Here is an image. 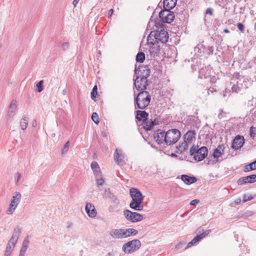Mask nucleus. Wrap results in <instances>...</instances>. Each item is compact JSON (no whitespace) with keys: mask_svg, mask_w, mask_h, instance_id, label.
Listing matches in <instances>:
<instances>
[{"mask_svg":"<svg viewBox=\"0 0 256 256\" xmlns=\"http://www.w3.org/2000/svg\"><path fill=\"white\" fill-rule=\"evenodd\" d=\"M184 244L182 242H180L176 246V248L178 249L182 247V246Z\"/></svg>","mask_w":256,"mask_h":256,"instance_id":"58","label":"nucleus"},{"mask_svg":"<svg viewBox=\"0 0 256 256\" xmlns=\"http://www.w3.org/2000/svg\"><path fill=\"white\" fill-rule=\"evenodd\" d=\"M170 9H166L164 8V10L160 11V12L159 14V16L160 19H162V20L166 18V16L167 14H168L170 12Z\"/></svg>","mask_w":256,"mask_h":256,"instance_id":"35","label":"nucleus"},{"mask_svg":"<svg viewBox=\"0 0 256 256\" xmlns=\"http://www.w3.org/2000/svg\"><path fill=\"white\" fill-rule=\"evenodd\" d=\"M206 160L208 162L207 164H214L218 162L219 160L212 154L211 156H210Z\"/></svg>","mask_w":256,"mask_h":256,"instance_id":"36","label":"nucleus"},{"mask_svg":"<svg viewBox=\"0 0 256 256\" xmlns=\"http://www.w3.org/2000/svg\"><path fill=\"white\" fill-rule=\"evenodd\" d=\"M210 231H211L210 230H208L205 231L203 233L196 236L190 242H189L188 244L187 248L190 247L194 244L196 243L197 242H198V241H200V240H201L202 239L204 238L210 232Z\"/></svg>","mask_w":256,"mask_h":256,"instance_id":"15","label":"nucleus"},{"mask_svg":"<svg viewBox=\"0 0 256 256\" xmlns=\"http://www.w3.org/2000/svg\"><path fill=\"white\" fill-rule=\"evenodd\" d=\"M32 125H33V126L34 127H35L36 126V122L35 121V122H33L32 123Z\"/></svg>","mask_w":256,"mask_h":256,"instance_id":"62","label":"nucleus"},{"mask_svg":"<svg viewBox=\"0 0 256 256\" xmlns=\"http://www.w3.org/2000/svg\"><path fill=\"white\" fill-rule=\"evenodd\" d=\"M176 0H164V7L166 9H172L176 5Z\"/></svg>","mask_w":256,"mask_h":256,"instance_id":"23","label":"nucleus"},{"mask_svg":"<svg viewBox=\"0 0 256 256\" xmlns=\"http://www.w3.org/2000/svg\"><path fill=\"white\" fill-rule=\"evenodd\" d=\"M110 235L114 239L125 238L124 228L112 229L110 232Z\"/></svg>","mask_w":256,"mask_h":256,"instance_id":"11","label":"nucleus"},{"mask_svg":"<svg viewBox=\"0 0 256 256\" xmlns=\"http://www.w3.org/2000/svg\"><path fill=\"white\" fill-rule=\"evenodd\" d=\"M153 32H152L147 38V44L150 45L154 44H158V40L155 38Z\"/></svg>","mask_w":256,"mask_h":256,"instance_id":"30","label":"nucleus"},{"mask_svg":"<svg viewBox=\"0 0 256 256\" xmlns=\"http://www.w3.org/2000/svg\"><path fill=\"white\" fill-rule=\"evenodd\" d=\"M123 212L126 220L132 222H140L144 219L143 214L136 212H132L128 210H125Z\"/></svg>","mask_w":256,"mask_h":256,"instance_id":"7","label":"nucleus"},{"mask_svg":"<svg viewBox=\"0 0 256 256\" xmlns=\"http://www.w3.org/2000/svg\"><path fill=\"white\" fill-rule=\"evenodd\" d=\"M132 201L130 204V208L134 210L141 211L144 209L142 204L144 196L141 192L136 188H132L130 190Z\"/></svg>","mask_w":256,"mask_h":256,"instance_id":"1","label":"nucleus"},{"mask_svg":"<svg viewBox=\"0 0 256 256\" xmlns=\"http://www.w3.org/2000/svg\"><path fill=\"white\" fill-rule=\"evenodd\" d=\"M166 18L163 20V22L166 23H170L172 22L174 18V16L173 12L170 11V14L166 16Z\"/></svg>","mask_w":256,"mask_h":256,"instance_id":"33","label":"nucleus"},{"mask_svg":"<svg viewBox=\"0 0 256 256\" xmlns=\"http://www.w3.org/2000/svg\"><path fill=\"white\" fill-rule=\"evenodd\" d=\"M69 44L68 42H64L62 44V48L63 50H66L68 48Z\"/></svg>","mask_w":256,"mask_h":256,"instance_id":"50","label":"nucleus"},{"mask_svg":"<svg viewBox=\"0 0 256 256\" xmlns=\"http://www.w3.org/2000/svg\"><path fill=\"white\" fill-rule=\"evenodd\" d=\"M244 142V138L242 136H237L233 140L232 144V148L233 149L237 150L242 146Z\"/></svg>","mask_w":256,"mask_h":256,"instance_id":"13","label":"nucleus"},{"mask_svg":"<svg viewBox=\"0 0 256 256\" xmlns=\"http://www.w3.org/2000/svg\"><path fill=\"white\" fill-rule=\"evenodd\" d=\"M237 183L238 185H242L245 184H246V178L244 176L240 178L237 182Z\"/></svg>","mask_w":256,"mask_h":256,"instance_id":"43","label":"nucleus"},{"mask_svg":"<svg viewBox=\"0 0 256 256\" xmlns=\"http://www.w3.org/2000/svg\"><path fill=\"white\" fill-rule=\"evenodd\" d=\"M196 132L193 130H189L188 131L184 137V140L188 142H190L193 139L195 138Z\"/></svg>","mask_w":256,"mask_h":256,"instance_id":"22","label":"nucleus"},{"mask_svg":"<svg viewBox=\"0 0 256 256\" xmlns=\"http://www.w3.org/2000/svg\"><path fill=\"white\" fill-rule=\"evenodd\" d=\"M148 113L145 111L137 110L136 112V118L138 121L142 120V122L148 118Z\"/></svg>","mask_w":256,"mask_h":256,"instance_id":"21","label":"nucleus"},{"mask_svg":"<svg viewBox=\"0 0 256 256\" xmlns=\"http://www.w3.org/2000/svg\"><path fill=\"white\" fill-rule=\"evenodd\" d=\"M208 154V148L205 146H202L198 149L194 154L195 160L200 162L203 160Z\"/></svg>","mask_w":256,"mask_h":256,"instance_id":"10","label":"nucleus"},{"mask_svg":"<svg viewBox=\"0 0 256 256\" xmlns=\"http://www.w3.org/2000/svg\"><path fill=\"white\" fill-rule=\"evenodd\" d=\"M148 46H149V52L151 54H156L159 50V46L158 44H151Z\"/></svg>","mask_w":256,"mask_h":256,"instance_id":"31","label":"nucleus"},{"mask_svg":"<svg viewBox=\"0 0 256 256\" xmlns=\"http://www.w3.org/2000/svg\"><path fill=\"white\" fill-rule=\"evenodd\" d=\"M150 76V70H146V74H144L136 78L134 85L138 91L144 90L148 86L147 78Z\"/></svg>","mask_w":256,"mask_h":256,"instance_id":"3","label":"nucleus"},{"mask_svg":"<svg viewBox=\"0 0 256 256\" xmlns=\"http://www.w3.org/2000/svg\"><path fill=\"white\" fill-rule=\"evenodd\" d=\"M70 147V142L68 141L64 145L63 148L61 150V153L62 155L65 154L68 151Z\"/></svg>","mask_w":256,"mask_h":256,"instance_id":"38","label":"nucleus"},{"mask_svg":"<svg viewBox=\"0 0 256 256\" xmlns=\"http://www.w3.org/2000/svg\"><path fill=\"white\" fill-rule=\"evenodd\" d=\"M150 99H134L135 108L144 109L150 104Z\"/></svg>","mask_w":256,"mask_h":256,"instance_id":"14","label":"nucleus"},{"mask_svg":"<svg viewBox=\"0 0 256 256\" xmlns=\"http://www.w3.org/2000/svg\"><path fill=\"white\" fill-rule=\"evenodd\" d=\"M252 198V196H248V198L246 197V196H244L243 198V201L244 202H246L248 200H250Z\"/></svg>","mask_w":256,"mask_h":256,"instance_id":"53","label":"nucleus"},{"mask_svg":"<svg viewBox=\"0 0 256 256\" xmlns=\"http://www.w3.org/2000/svg\"><path fill=\"white\" fill-rule=\"evenodd\" d=\"M244 177L247 183H253L256 182V174H252Z\"/></svg>","mask_w":256,"mask_h":256,"instance_id":"37","label":"nucleus"},{"mask_svg":"<svg viewBox=\"0 0 256 256\" xmlns=\"http://www.w3.org/2000/svg\"><path fill=\"white\" fill-rule=\"evenodd\" d=\"M85 210L89 217L94 218L96 216L97 212L94 206L90 202H87L85 206Z\"/></svg>","mask_w":256,"mask_h":256,"instance_id":"12","label":"nucleus"},{"mask_svg":"<svg viewBox=\"0 0 256 256\" xmlns=\"http://www.w3.org/2000/svg\"><path fill=\"white\" fill-rule=\"evenodd\" d=\"M237 26L240 31H241L242 32H244V26L243 24H242V23H238L237 25Z\"/></svg>","mask_w":256,"mask_h":256,"instance_id":"49","label":"nucleus"},{"mask_svg":"<svg viewBox=\"0 0 256 256\" xmlns=\"http://www.w3.org/2000/svg\"><path fill=\"white\" fill-rule=\"evenodd\" d=\"M241 202V199L240 198H238L237 200H236L235 201H234V206H236V205H238L240 204Z\"/></svg>","mask_w":256,"mask_h":256,"instance_id":"56","label":"nucleus"},{"mask_svg":"<svg viewBox=\"0 0 256 256\" xmlns=\"http://www.w3.org/2000/svg\"><path fill=\"white\" fill-rule=\"evenodd\" d=\"M252 167V164H250L246 166L244 168V172H250V170H254Z\"/></svg>","mask_w":256,"mask_h":256,"instance_id":"46","label":"nucleus"},{"mask_svg":"<svg viewBox=\"0 0 256 256\" xmlns=\"http://www.w3.org/2000/svg\"><path fill=\"white\" fill-rule=\"evenodd\" d=\"M230 90H227L226 89L224 91L222 92V96L224 98H226L228 94L230 95Z\"/></svg>","mask_w":256,"mask_h":256,"instance_id":"52","label":"nucleus"},{"mask_svg":"<svg viewBox=\"0 0 256 256\" xmlns=\"http://www.w3.org/2000/svg\"><path fill=\"white\" fill-rule=\"evenodd\" d=\"M208 50H210V52L212 53V50H212V46H208Z\"/></svg>","mask_w":256,"mask_h":256,"instance_id":"60","label":"nucleus"},{"mask_svg":"<svg viewBox=\"0 0 256 256\" xmlns=\"http://www.w3.org/2000/svg\"><path fill=\"white\" fill-rule=\"evenodd\" d=\"M29 240L28 239H25L22 242V246L20 250L19 256H24L25 253L28 246Z\"/></svg>","mask_w":256,"mask_h":256,"instance_id":"24","label":"nucleus"},{"mask_svg":"<svg viewBox=\"0 0 256 256\" xmlns=\"http://www.w3.org/2000/svg\"><path fill=\"white\" fill-rule=\"evenodd\" d=\"M154 36H155V38L158 40V43L159 42H162V43H166L167 42L168 36V33L164 30H161L160 31H154Z\"/></svg>","mask_w":256,"mask_h":256,"instance_id":"9","label":"nucleus"},{"mask_svg":"<svg viewBox=\"0 0 256 256\" xmlns=\"http://www.w3.org/2000/svg\"><path fill=\"white\" fill-rule=\"evenodd\" d=\"M143 128L146 130H151L152 126L154 125V122L152 120L146 118L142 122Z\"/></svg>","mask_w":256,"mask_h":256,"instance_id":"27","label":"nucleus"},{"mask_svg":"<svg viewBox=\"0 0 256 256\" xmlns=\"http://www.w3.org/2000/svg\"><path fill=\"white\" fill-rule=\"evenodd\" d=\"M80 1V0H74L73 1V5L74 6V7H76V4H78V2Z\"/></svg>","mask_w":256,"mask_h":256,"instance_id":"59","label":"nucleus"},{"mask_svg":"<svg viewBox=\"0 0 256 256\" xmlns=\"http://www.w3.org/2000/svg\"><path fill=\"white\" fill-rule=\"evenodd\" d=\"M232 92H238L240 90V88L238 84H234L232 88Z\"/></svg>","mask_w":256,"mask_h":256,"instance_id":"47","label":"nucleus"},{"mask_svg":"<svg viewBox=\"0 0 256 256\" xmlns=\"http://www.w3.org/2000/svg\"><path fill=\"white\" fill-rule=\"evenodd\" d=\"M104 194L107 197H111L112 193L110 190V188H107L105 190Z\"/></svg>","mask_w":256,"mask_h":256,"instance_id":"48","label":"nucleus"},{"mask_svg":"<svg viewBox=\"0 0 256 256\" xmlns=\"http://www.w3.org/2000/svg\"><path fill=\"white\" fill-rule=\"evenodd\" d=\"M182 180L186 184H190L196 182L197 178L194 176H190L183 174L181 176Z\"/></svg>","mask_w":256,"mask_h":256,"instance_id":"20","label":"nucleus"},{"mask_svg":"<svg viewBox=\"0 0 256 256\" xmlns=\"http://www.w3.org/2000/svg\"><path fill=\"white\" fill-rule=\"evenodd\" d=\"M141 246L138 240H134L124 244L122 247V251L126 254H132L138 250Z\"/></svg>","mask_w":256,"mask_h":256,"instance_id":"6","label":"nucleus"},{"mask_svg":"<svg viewBox=\"0 0 256 256\" xmlns=\"http://www.w3.org/2000/svg\"><path fill=\"white\" fill-rule=\"evenodd\" d=\"M22 199V195L20 192H16L14 193L10 204L9 208L6 211L8 215L12 214L20 204Z\"/></svg>","mask_w":256,"mask_h":256,"instance_id":"4","label":"nucleus"},{"mask_svg":"<svg viewBox=\"0 0 256 256\" xmlns=\"http://www.w3.org/2000/svg\"><path fill=\"white\" fill-rule=\"evenodd\" d=\"M176 148L180 154L184 153V151L188 148V143L184 140V142L177 146Z\"/></svg>","mask_w":256,"mask_h":256,"instance_id":"29","label":"nucleus"},{"mask_svg":"<svg viewBox=\"0 0 256 256\" xmlns=\"http://www.w3.org/2000/svg\"><path fill=\"white\" fill-rule=\"evenodd\" d=\"M14 181L16 184H18L21 178V174L19 172H16L14 174Z\"/></svg>","mask_w":256,"mask_h":256,"instance_id":"45","label":"nucleus"},{"mask_svg":"<svg viewBox=\"0 0 256 256\" xmlns=\"http://www.w3.org/2000/svg\"><path fill=\"white\" fill-rule=\"evenodd\" d=\"M251 164H252V168L254 170L256 169V160H254V162L250 163Z\"/></svg>","mask_w":256,"mask_h":256,"instance_id":"57","label":"nucleus"},{"mask_svg":"<svg viewBox=\"0 0 256 256\" xmlns=\"http://www.w3.org/2000/svg\"><path fill=\"white\" fill-rule=\"evenodd\" d=\"M134 99H151V98L148 92L141 90V92L138 94V96L134 98Z\"/></svg>","mask_w":256,"mask_h":256,"instance_id":"26","label":"nucleus"},{"mask_svg":"<svg viewBox=\"0 0 256 256\" xmlns=\"http://www.w3.org/2000/svg\"><path fill=\"white\" fill-rule=\"evenodd\" d=\"M114 12L113 9H110L108 10V17L110 18Z\"/></svg>","mask_w":256,"mask_h":256,"instance_id":"55","label":"nucleus"},{"mask_svg":"<svg viewBox=\"0 0 256 256\" xmlns=\"http://www.w3.org/2000/svg\"><path fill=\"white\" fill-rule=\"evenodd\" d=\"M125 238L129 237L131 236H136L138 234V231L132 228H128L126 229L124 228Z\"/></svg>","mask_w":256,"mask_h":256,"instance_id":"25","label":"nucleus"},{"mask_svg":"<svg viewBox=\"0 0 256 256\" xmlns=\"http://www.w3.org/2000/svg\"><path fill=\"white\" fill-rule=\"evenodd\" d=\"M63 94H66V91H65V90H64V91H63Z\"/></svg>","mask_w":256,"mask_h":256,"instance_id":"64","label":"nucleus"},{"mask_svg":"<svg viewBox=\"0 0 256 256\" xmlns=\"http://www.w3.org/2000/svg\"><path fill=\"white\" fill-rule=\"evenodd\" d=\"M165 135L166 133L164 132L158 130L154 132V138L158 144H161L163 142H165Z\"/></svg>","mask_w":256,"mask_h":256,"instance_id":"16","label":"nucleus"},{"mask_svg":"<svg viewBox=\"0 0 256 256\" xmlns=\"http://www.w3.org/2000/svg\"><path fill=\"white\" fill-rule=\"evenodd\" d=\"M145 60V54L142 52H138L136 56V60L138 62L142 63Z\"/></svg>","mask_w":256,"mask_h":256,"instance_id":"34","label":"nucleus"},{"mask_svg":"<svg viewBox=\"0 0 256 256\" xmlns=\"http://www.w3.org/2000/svg\"><path fill=\"white\" fill-rule=\"evenodd\" d=\"M124 156L121 152V150L116 149L114 154V160L118 164H121L124 162Z\"/></svg>","mask_w":256,"mask_h":256,"instance_id":"18","label":"nucleus"},{"mask_svg":"<svg viewBox=\"0 0 256 256\" xmlns=\"http://www.w3.org/2000/svg\"><path fill=\"white\" fill-rule=\"evenodd\" d=\"M43 84H44V81L42 80H41L36 84V88H38V91L39 92H42L44 90Z\"/></svg>","mask_w":256,"mask_h":256,"instance_id":"40","label":"nucleus"},{"mask_svg":"<svg viewBox=\"0 0 256 256\" xmlns=\"http://www.w3.org/2000/svg\"><path fill=\"white\" fill-rule=\"evenodd\" d=\"M256 128H254L253 126H252L250 128V136L252 138V139H254L256 136Z\"/></svg>","mask_w":256,"mask_h":256,"instance_id":"44","label":"nucleus"},{"mask_svg":"<svg viewBox=\"0 0 256 256\" xmlns=\"http://www.w3.org/2000/svg\"><path fill=\"white\" fill-rule=\"evenodd\" d=\"M180 137V132L177 129H172L166 132L165 142L170 145L176 142Z\"/></svg>","mask_w":256,"mask_h":256,"instance_id":"5","label":"nucleus"},{"mask_svg":"<svg viewBox=\"0 0 256 256\" xmlns=\"http://www.w3.org/2000/svg\"><path fill=\"white\" fill-rule=\"evenodd\" d=\"M206 14L212 15V10L211 8H207L206 10Z\"/></svg>","mask_w":256,"mask_h":256,"instance_id":"54","label":"nucleus"},{"mask_svg":"<svg viewBox=\"0 0 256 256\" xmlns=\"http://www.w3.org/2000/svg\"><path fill=\"white\" fill-rule=\"evenodd\" d=\"M224 32H226V33H229L230 31L228 29H224Z\"/></svg>","mask_w":256,"mask_h":256,"instance_id":"61","label":"nucleus"},{"mask_svg":"<svg viewBox=\"0 0 256 256\" xmlns=\"http://www.w3.org/2000/svg\"><path fill=\"white\" fill-rule=\"evenodd\" d=\"M94 174L95 176H101L102 175L100 168L96 162H92L90 164Z\"/></svg>","mask_w":256,"mask_h":256,"instance_id":"17","label":"nucleus"},{"mask_svg":"<svg viewBox=\"0 0 256 256\" xmlns=\"http://www.w3.org/2000/svg\"><path fill=\"white\" fill-rule=\"evenodd\" d=\"M96 181V187L100 190H102V186L104 184L105 180L103 178L102 176H95Z\"/></svg>","mask_w":256,"mask_h":256,"instance_id":"28","label":"nucleus"},{"mask_svg":"<svg viewBox=\"0 0 256 256\" xmlns=\"http://www.w3.org/2000/svg\"><path fill=\"white\" fill-rule=\"evenodd\" d=\"M97 86H94V87L92 88V90L91 92V98L92 100H94V98H96V96L97 95Z\"/></svg>","mask_w":256,"mask_h":256,"instance_id":"41","label":"nucleus"},{"mask_svg":"<svg viewBox=\"0 0 256 256\" xmlns=\"http://www.w3.org/2000/svg\"><path fill=\"white\" fill-rule=\"evenodd\" d=\"M28 124V118L26 116H24L20 121V126L22 130H25Z\"/></svg>","mask_w":256,"mask_h":256,"instance_id":"32","label":"nucleus"},{"mask_svg":"<svg viewBox=\"0 0 256 256\" xmlns=\"http://www.w3.org/2000/svg\"><path fill=\"white\" fill-rule=\"evenodd\" d=\"M197 147L195 146H193L190 150V156H194L196 154V152L197 150Z\"/></svg>","mask_w":256,"mask_h":256,"instance_id":"42","label":"nucleus"},{"mask_svg":"<svg viewBox=\"0 0 256 256\" xmlns=\"http://www.w3.org/2000/svg\"><path fill=\"white\" fill-rule=\"evenodd\" d=\"M210 92H213V91H212V90H208V94H210Z\"/></svg>","mask_w":256,"mask_h":256,"instance_id":"63","label":"nucleus"},{"mask_svg":"<svg viewBox=\"0 0 256 256\" xmlns=\"http://www.w3.org/2000/svg\"><path fill=\"white\" fill-rule=\"evenodd\" d=\"M21 232L20 228H14L12 235L8 240L4 252V256H10L14 250L16 244L19 238Z\"/></svg>","mask_w":256,"mask_h":256,"instance_id":"2","label":"nucleus"},{"mask_svg":"<svg viewBox=\"0 0 256 256\" xmlns=\"http://www.w3.org/2000/svg\"><path fill=\"white\" fill-rule=\"evenodd\" d=\"M92 119L96 124H98L100 122L99 117L96 112L92 113Z\"/></svg>","mask_w":256,"mask_h":256,"instance_id":"39","label":"nucleus"},{"mask_svg":"<svg viewBox=\"0 0 256 256\" xmlns=\"http://www.w3.org/2000/svg\"><path fill=\"white\" fill-rule=\"evenodd\" d=\"M200 201L199 200L197 199L194 200H192L190 202V204L192 206H196L199 203Z\"/></svg>","mask_w":256,"mask_h":256,"instance_id":"51","label":"nucleus"},{"mask_svg":"<svg viewBox=\"0 0 256 256\" xmlns=\"http://www.w3.org/2000/svg\"><path fill=\"white\" fill-rule=\"evenodd\" d=\"M17 102L16 100H14L10 102V106L8 112L6 117V123L10 122L14 116L16 114L17 112Z\"/></svg>","mask_w":256,"mask_h":256,"instance_id":"8","label":"nucleus"},{"mask_svg":"<svg viewBox=\"0 0 256 256\" xmlns=\"http://www.w3.org/2000/svg\"><path fill=\"white\" fill-rule=\"evenodd\" d=\"M224 148L225 146L224 144L218 146V147L214 150L212 154L213 156L219 160V158L222 156L224 153Z\"/></svg>","mask_w":256,"mask_h":256,"instance_id":"19","label":"nucleus"}]
</instances>
